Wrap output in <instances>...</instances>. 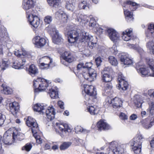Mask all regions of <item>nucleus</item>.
<instances>
[{"instance_id": "f257e3e1", "label": "nucleus", "mask_w": 154, "mask_h": 154, "mask_svg": "<svg viewBox=\"0 0 154 154\" xmlns=\"http://www.w3.org/2000/svg\"><path fill=\"white\" fill-rule=\"evenodd\" d=\"M141 62L136 64V68L138 72L143 76L147 75L154 76V60L152 59H149L147 63L149 65L150 71L148 69L144 67H140Z\"/></svg>"}, {"instance_id": "f03ea898", "label": "nucleus", "mask_w": 154, "mask_h": 154, "mask_svg": "<svg viewBox=\"0 0 154 154\" xmlns=\"http://www.w3.org/2000/svg\"><path fill=\"white\" fill-rule=\"evenodd\" d=\"M144 137L140 133L138 134L130 142L132 149L136 154H140L141 152V145Z\"/></svg>"}, {"instance_id": "7ed1b4c3", "label": "nucleus", "mask_w": 154, "mask_h": 154, "mask_svg": "<svg viewBox=\"0 0 154 154\" xmlns=\"http://www.w3.org/2000/svg\"><path fill=\"white\" fill-rule=\"evenodd\" d=\"M92 63L91 62L87 63L84 65V68H86L85 72H83V76L86 80L89 81H93L96 78V72L94 69L91 68Z\"/></svg>"}, {"instance_id": "20e7f679", "label": "nucleus", "mask_w": 154, "mask_h": 154, "mask_svg": "<svg viewBox=\"0 0 154 154\" xmlns=\"http://www.w3.org/2000/svg\"><path fill=\"white\" fill-rule=\"evenodd\" d=\"M79 33V31L73 30L68 31L67 35L68 36V41L69 43H74L76 42L79 39H80V41L82 42V38L83 33Z\"/></svg>"}, {"instance_id": "39448f33", "label": "nucleus", "mask_w": 154, "mask_h": 154, "mask_svg": "<svg viewBox=\"0 0 154 154\" xmlns=\"http://www.w3.org/2000/svg\"><path fill=\"white\" fill-rule=\"evenodd\" d=\"M98 31L101 33L103 32H107L108 33V35L110 39L113 42L119 39V34L116 30L112 29H107L106 27L100 28L98 29Z\"/></svg>"}, {"instance_id": "423d86ee", "label": "nucleus", "mask_w": 154, "mask_h": 154, "mask_svg": "<svg viewBox=\"0 0 154 154\" xmlns=\"http://www.w3.org/2000/svg\"><path fill=\"white\" fill-rule=\"evenodd\" d=\"M48 82L47 80L39 78L34 80L33 85L35 88H36L38 85V89L39 91H42L45 90L47 88L48 85Z\"/></svg>"}, {"instance_id": "0eeeda50", "label": "nucleus", "mask_w": 154, "mask_h": 154, "mask_svg": "<svg viewBox=\"0 0 154 154\" xmlns=\"http://www.w3.org/2000/svg\"><path fill=\"white\" fill-rule=\"evenodd\" d=\"M13 140H12L11 135L7 132L4 134L2 140L0 137V154H5L3 150L2 149V143L5 144L10 145L13 143Z\"/></svg>"}, {"instance_id": "6e6552de", "label": "nucleus", "mask_w": 154, "mask_h": 154, "mask_svg": "<svg viewBox=\"0 0 154 154\" xmlns=\"http://www.w3.org/2000/svg\"><path fill=\"white\" fill-rule=\"evenodd\" d=\"M123 145L118 144L116 142H112L110 143V146L111 149L110 151L112 154H123L124 149Z\"/></svg>"}, {"instance_id": "1a4fd4ad", "label": "nucleus", "mask_w": 154, "mask_h": 154, "mask_svg": "<svg viewBox=\"0 0 154 154\" xmlns=\"http://www.w3.org/2000/svg\"><path fill=\"white\" fill-rule=\"evenodd\" d=\"M50 28H51V29H49V30L53 35L52 38L53 42L55 44H59L62 41V39L61 36L59 35L58 31L54 26H49L48 28L49 29Z\"/></svg>"}, {"instance_id": "9d476101", "label": "nucleus", "mask_w": 154, "mask_h": 154, "mask_svg": "<svg viewBox=\"0 0 154 154\" xmlns=\"http://www.w3.org/2000/svg\"><path fill=\"white\" fill-rule=\"evenodd\" d=\"M87 32L83 33L82 38V42H84L91 49L93 48L96 45V43H94L90 41L92 37L89 36Z\"/></svg>"}, {"instance_id": "9b49d317", "label": "nucleus", "mask_w": 154, "mask_h": 154, "mask_svg": "<svg viewBox=\"0 0 154 154\" xmlns=\"http://www.w3.org/2000/svg\"><path fill=\"white\" fill-rule=\"evenodd\" d=\"M73 60V57L70 52L66 51L62 54L61 59V62L64 65L67 66V63H71Z\"/></svg>"}, {"instance_id": "f8f14e48", "label": "nucleus", "mask_w": 154, "mask_h": 154, "mask_svg": "<svg viewBox=\"0 0 154 154\" xmlns=\"http://www.w3.org/2000/svg\"><path fill=\"white\" fill-rule=\"evenodd\" d=\"M132 29L131 28L127 29L125 31L122 32V38L124 40L127 41L129 40L132 41L133 42L134 40H138L136 36L132 35Z\"/></svg>"}, {"instance_id": "ddd939ff", "label": "nucleus", "mask_w": 154, "mask_h": 154, "mask_svg": "<svg viewBox=\"0 0 154 154\" xmlns=\"http://www.w3.org/2000/svg\"><path fill=\"white\" fill-rule=\"evenodd\" d=\"M35 0H24L23 5V8L26 11L27 15L33 13L32 10L31 8L33 7L35 2Z\"/></svg>"}, {"instance_id": "4468645a", "label": "nucleus", "mask_w": 154, "mask_h": 154, "mask_svg": "<svg viewBox=\"0 0 154 154\" xmlns=\"http://www.w3.org/2000/svg\"><path fill=\"white\" fill-rule=\"evenodd\" d=\"M26 124L28 127H32V131L33 133H35L38 130V126L35 120L31 117H28L26 121Z\"/></svg>"}, {"instance_id": "2eb2a0df", "label": "nucleus", "mask_w": 154, "mask_h": 154, "mask_svg": "<svg viewBox=\"0 0 154 154\" xmlns=\"http://www.w3.org/2000/svg\"><path fill=\"white\" fill-rule=\"evenodd\" d=\"M28 15V19L30 24L35 28H37L40 24L39 18L37 16H34L32 12Z\"/></svg>"}, {"instance_id": "dca6fc26", "label": "nucleus", "mask_w": 154, "mask_h": 154, "mask_svg": "<svg viewBox=\"0 0 154 154\" xmlns=\"http://www.w3.org/2000/svg\"><path fill=\"white\" fill-rule=\"evenodd\" d=\"M85 91L86 95L85 96V98L88 100L90 99L88 97L90 96H95L96 95V91L95 90V88L92 85H87L85 88Z\"/></svg>"}, {"instance_id": "f3484780", "label": "nucleus", "mask_w": 154, "mask_h": 154, "mask_svg": "<svg viewBox=\"0 0 154 154\" xmlns=\"http://www.w3.org/2000/svg\"><path fill=\"white\" fill-rule=\"evenodd\" d=\"M38 62L40 63L41 66H44L42 68L48 69L50 63L52 62V60L49 57L44 56L41 58Z\"/></svg>"}, {"instance_id": "a211bd4d", "label": "nucleus", "mask_w": 154, "mask_h": 154, "mask_svg": "<svg viewBox=\"0 0 154 154\" xmlns=\"http://www.w3.org/2000/svg\"><path fill=\"white\" fill-rule=\"evenodd\" d=\"M56 125L57 128L63 133L65 134L67 132H69L71 131V130L68 124L57 122Z\"/></svg>"}, {"instance_id": "6ab92c4d", "label": "nucleus", "mask_w": 154, "mask_h": 154, "mask_svg": "<svg viewBox=\"0 0 154 154\" xmlns=\"http://www.w3.org/2000/svg\"><path fill=\"white\" fill-rule=\"evenodd\" d=\"M120 60L125 65H131L133 63L132 60L127 54H123L120 57Z\"/></svg>"}, {"instance_id": "aec40b11", "label": "nucleus", "mask_w": 154, "mask_h": 154, "mask_svg": "<svg viewBox=\"0 0 154 154\" xmlns=\"http://www.w3.org/2000/svg\"><path fill=\"white\" fill-rule=\"evenodd\" d=\"M97 126L99 130H108L111 128L110 126L105 120H100L97 123Z\"/></svg>"}, {"instance_id": "412c9836", "label": "nucleus", "mask_w": 154, "mask_h": 154, "mask_svg": "<svg viewBox=\"0 0 154 154\" xmlns=\"http://www.w3.org/2000/svg\"><path fill=\"white\" fill-rule=\"evenodd\" d=\"M45 113L48 118L50 120L54 118L55 112L53 106L48 107L46 110Z\"/></svg>"}, {"instance_id": "4be33fe9", "label": "nucleus", "mask_w": 154, "mask_h": 154, "mask_svg": "<svg viewBox=\"0 0 154 154\" xmlns=\"http://www.w3.org/2000/svg\"><path fill=\"white\" fill-rule=\"evenodd\" d=\"M141 122L142 126L145 128L148 129L154 125V119H150L149 118H147L142 120Z\"/></svg>"}, {"instance_id": "5701e85b", "label": "nucleus", "mask_w": 154, "mask_h": 154, "mask_svg": "<svg viewBox=\"0 0 154 154\" xmlns=\"http://www.w3.org/2000/svg\"><path fill=\"white\" fill-rule=\"evenodd\" d=\"M122 101L121 99L116 97L112 99V106L115 110H118L122 106Z\"/></svg>"}, {"instance_id": "b1692460", "label": "nucleus", "mask_w": 154, "mask_h": 154, "mask_svg": "<svg viewBox=\"0 0 154 154\" xmlns=\"http://www.w3.org/2000/svg\"><path fill=\"white\" fill-rule=\"evenodd\" d=\"M10 111L13 115H16L19 109V107L18 103L14 102L9 104Z\"/></svg>"}, {"instance_id": "393cba45", "label": "nucleus", "mask_w": 154, "mask_h": 154, "mask_svg": "<svg viewBox=\"0 0 154 154\" xmlns=\"http://www.w3.org/2000/svg\"><path fill=\"white\" fill-rule=\"evenodd\" d=\"M146 35L148 38H154V24H150L148 26Z\"/></svg>"}, {"instance_id": "a878e982", "label": "nucleus", "mask_w": 154, "mask_h": 154, "mask_svg": "<svg viewBox=\"0 0 154 154\" xmlns=\"http://www.w3.org/2000/svg\"><path fill=\"white\" fill-rule=\"evenodd\" d=\"M34 39L35 42V44L40 47L43 46L46 43V40L45 38L38 36H36Z\"/></svg>"}, {"instance_id": "bb28decb", "label": "nucleus", "mask_w": 154, "mask_h": 154, "mask_svg": "<svg viewBox=\"0 0 154 154\" xmlns=\"http://www.w3.org/2000/svg\"><path fill=\"white\" fill-rule=\"evenodd\" d=\"M76 20L79 22L85 23L88 22L89 18L86 15L79 14Z\"/></svg>"}, {"instance_id": "cd10ccee", "label": "nucleus", "mask_w": 154, "mask_h": 154, "mask_svg": "<svg viewBox=\"0 0 154 154\" xmlns=\"http://www.w3.org/2000/svg\"><path fill=\"white\" fill-rule=\"evenodd\" d=\"M14 54L19 57H21L22 56L26 57H29L31 56V55L28 53L24 48L22 49V52L20 51L19 50L15 51Z\"/></svg>"}, {"instance_id": "c85d7f7f", "label": "nucleus", "mask_w": 154, "mask_h": 154, "mask_svg": "<svg viewBox=\"0 0 154 154\" xmlns=\"http://www.w3.org/2000/svg\"><path fill=\"white\" fill-rule=\"evenodd\" d=\"M22 62H19L18 61H16L13 63V67L15 69H20L23 68V66L24 64V63L26 62L25 59H23L22 60Z\"/></svg>"}, {"instance_id": "c756f323", "label": "nucleus", "mask_w": 154, "mask_h": 154, "mask_svg": "<svg viewBox=\"0 0 154 154\" xmlns=\"http://www.w3.org/2000/svg\"><path fill=\"white\" fill-rule=\"evenodd\" d=\"M29 73L32 76L37 74L38 73V70L37 68L33 64L31 65L29 69Z\"/></svg>"}, {"instance_id": "7c9ffc66", "label": "nucleus", "mask_w": 154, "mask_h": 154, "mask_svg": "<svg viewBox=\"0 0 154 154\" xmlns=\"http://www.w3.org/2000/svg\"><path fill=\"white\" fill-rule=\"evenodd\" d=\"M24 138V135L22 133H18L16 131L13 134V139L14 140H17L20 141Z\"/></svg>"}, {"instance_id": "2f4dec72", "label": "nucleus", "mask_w": 154, "mask_h": 154, "mask_svg": "<svg viewBox=\"0 0 154 154\" xmlns=\"http://www.w3.org/2000/svg\"><path fill=\"white\" fill-rule=\"evenodd\" d=\"M46 109V106H44L43 104L39 103L36 104L33 107L34 110L38 112H43V111Z\"/></svg>"}, {"instance_id": "473e14b6", "label": "nucleus", "mask_w": 154, "mask_h": 154, "mask_svg": "<svg viewBox=\"0 0 154 154\" xmlns=\"http://www.w3.org/2000/svg\"><path fill=\"white\" fill-rule=\"evenodd\" d=\"M48 93L52 98L56 99L58 97V91L54 89H49Z\"/></svg>"}, {"instance_id": "72a5a7b5", "label": "nucleus", "mask_w": 154, "mask_h": 154, "mask_svg": "<svg viewBox=\"0 0 154 154\" xmlns=\"http://www.w3.org/2000/svg\"><path fill=\"white\" fill-rule=\"evenodd\" d=\"M102 74L103 75L102 76V80L103 82H108L112 80V77L109 73L104 72V73H102Z\"/></svg>"}, {"instance_id": "f704fd0d", "label": "nucleus", "mask_w": 154, "mask_h": 154, "mask_svg": "<svg viewBox=\"0 0 154 154\" xmlns=\"http://www.w3.org/2000/svg\"><path fill=\"white\" fill-rule=\"evenodd\" d=\"M124 5H125L123 6V7H129L132 11H134L136 9V7L133 8H132L133 7L137 5V3L134 2H132L130 1H127L125 3H124Z\"/></svg>"}, {"instance_id": "c9c22d12", "label": "nucleus", "mask_w": 154, "mask_h": 154, "mask_svg": "<svg viewBox=\"0 0 154 154\" xmlns=\"http://www.w3.org/2000/svg\"><path fill=\"white\" fill-rule=\"evenodd\" d=\"M124 10V13L125 15L126 16V20L128 21H132L134 18L133 17L132 13L128 11L127 10H126L124 8H123Z\"/></svg>"}, {"instance_id": "e433bc0d", "label": "nucleus", "mask_w": 154, "mask_h": 154, "mask_svg": "<svg viewBox=\"0 0 154 154\" xmlns=\"http://www.w3.org/2000/svg\"><path fill=\"white\" fill-rule=\"evenodd\" d=\"M2 86L3 88V90L1 91L2 93L5 94H11L12 92V90L9 87H7L4 84H2Z\"/></svg>"}, {"instance_id": "4c0bfd02", "label": "nucleus", "mask_w": 154, "mask_h": 154, "mask_svg": "<svg viewBox=\"0 0 154 154\" xmlns=\"http://www.w3.org/2000/svg\"><path fill=\"white\" fill-rule=\"evenodd\" d=\"M122 73L121 72H119L118 74V81L119 83V86H118V87L119 88V89L121 88L122 90H124L123 88L125 87L124 86V85L123 83H122Z\"/></svg>"}, {"instance_id": "58836bf2", "label": "nucleus", "mask_w": 154, "mask_h": 154, "mask_svg": "<svg viewBox=\"0 0 154 154\" xmlns=\"http://www.w3.org/2000/svg\"><path fill=\"white\" fill-rule=\"evenodd\" d=\"M88 109L90 114L92 115L97 114L99 111V109L95 106H90L88 108Z\"/></svg>"}, {"instance_id": "ea45409f", "label": "nucleus", "mask_w": 154, "mask_h": 154, "mask_svg": "<svg viewBox=\"0 0 154 154\" xmlns=\"http://www.w3.org/2000/svg\"><path fill=\"white\" fill-rule=\"evenodd\" d=\"M108 61L112 66H116L118 64V62L117 59L114 57L112 56H109L108 58Z\"/></svg>"}, {"instance_id": "a19ab883", "label": "nucleus", "mask_w": 154, "mask_h": 154, "mask_svg": "<svg viewBox=\"0 0 154 154\" xmlns=\"http://www.w3.org/2000/svg\"><path fill=\"white\" fill-rule=\"evenodd\" d=\"M66 6L68 10L72 11L75 9V3L70 1L66 2Z\"/></svg>"}, {"instance_id": "79ce46f5", "label": "nucleus", "mask_w": 154, "mask_h": 154, "mask_svg": "<svg viewBox=\"0 0 154 154\" xmlns=\"http://www.w3.org/2000/svg\"><path fill=\"white\" fill-rule=\"evenodd\" d=\"M47 2L50 6L56 8L58 7L60 4L59 0H48Z\"/></svg>"}, {"instance_id": "37998d69", "label": "nucleus", "mask_w": 154, "mask_h": 154, "mask_svg": "<svg viewBox=\"0 0 154 154\" xmlns=\"http://www.w3.org/2000/svg\"><path fill=\"white\" fill-rule=\"evenodd\" d=\"M75 132L78 133L79 132H82L83 133H87L89 132V131L83 129L81 126H78L75 128Z\"/></svg>"}, {"instance_id": "c03bdc74", "label": "nucleus", "mask_w": 154, "mask_h": 154, "mask_svg": "<svg viewBox=\"0 0 154 154\" xmlns=\"http://www.w3.org/2000/svg\"><path fill=\"white\" fill-rule=\"evenodd\" d=\"M134 103L135 106L137 108H140L141 107V106L143 101L139 97L136 98L134 100Z\"/></svg>"}, {"instance_id": "a18cd8bd", "label": "nucleus", "mask_w": 154, "mask_h": 154, "mask_svg": "<svg viewBox=\"0 0 154 154\" xmlns=\"http://www.w3.org/2000/svg\"><path fill=\"white\" fill-rule=\"evenodd\" d=\"M149 107L147 109V112L152 115L154 114V102H151L149 104Z\"/></svg>"}, {"instance_id": "49530a36", "label": "nucleus", "mask_w": 154, "mask_h": 154, "mask_svg": "<svg viewBox=\"0 0 154 154\" xmlns=\"http://www.w3.org/2000/svg\"><path fill=\"white\" fill-rule=\"evenodd\" d=\"M71 144V143L65 142L62 144L60 146L61 150H64L68 148Z\"/></svg>"}, {"instance_id": "de8ad7c7", "label": "nucleus", "mask_w": 154, "mask_h": 154, "mask_svg": "<svg viewBox=\"0 0 154 154\" xmlns=\"http://www.w3.org/2000/svg\"><path fill=\"white\" fill-rule=\"evenodd\" d=\"M7 62L4 61H3L2 63L0 64V70L3 71L8 66V64Z\"/></svg>"}, {"instance_id": "09e8293b", "label": "nucleus", "mask_w": 154, "mask_h": 154, "mask_svg": "<svg viewBox=\"0 0 154 154\" xmlns=\"http://www.w3.org/2000/svg\"><path fill=\"white\" fill-rule=\"evenodd\" d=\"M37 131H36L35 133H34L33 135L36 140V142L38 144H41L42 143V140L40 136L37 135Z\"/></svg>"}, {"instance_id": "8fccbe9b", "label": "nucleus", "mask_w": 154, "mask_h": 154, "mask_svg": "<svg viewBox=\"0 0 154 154\" xmlns=\"http://www.w3.org/2000/svg\"><path fill=\"white\" fill-rule=\"evenodd\" d=\"M147 46L154 54V43L152 42H149L147 43Z\"/></svg>"}, {"instance_id": "3c124183", "label": "nucleus", "mask_w": 154, "mask_h": 154, "mask_svg": "<svg viewBox=\"0 0 154 154\" xmlns=\"http://www.w3.org/2000/svg\"><path fill=\"white\" fill-rule=\"evenodd\" d=\"M32 147V145L30 143H28L22 148L23 150H25L27 151H29Z\"/></svg>"}, {"instance_id": "603ef678", "label": "nucleus", "mask_w": 154, "mask_h": 154, "mask_svg": "<svg viewBox=\"0 0 154 154\" xmlns=\"http://www.w3.org/2000/svg\"><path fill=\"white\" fill-rule=\"evenodd\" d=\"M44 21L46 24L50 23L52 20V17L50 16H46L44 18Z\"/></svg>"}, {"instance_id": "864d4df0", "label": "nucleus", "mask_w": 154, "mask_h": 154, "mask_svg": "<svg viewBox=\"0 0 154 154\" xmlns=\"http://www.w3.org/2000/svg\"><path fill=\"white\" fill-rule=\"evenodd\" d=\"M112 69L110 67H106L102 72V73H104L105 72L109 74V73L112 72Z\"/></svg>"}, {"instance_id": "5fc2aeb1", "label": "nucleus", "mask_w": 154, "mask_h": 154, "mask_svg": "<svg viewBox=\"0 0 154 154\" xmlns=\"http://www.w3.org/2000/svg\"><path fill=\"white\" fill-rule=\"evenodd\" d=\"M125 77H123L122 75V83H123L124 85V86L125 87L123 88L124 89V91L127 90L128 85V83L127 81H125Z\"/></svg>"}, {"instance_id": "6e6d98bb", "label": "nucleus", "mask_w": 154, "mask_h": 154, "mask_svg": "<svg viewBox=\"0 0 154 154\" xmlns=\"http://www.w3.org/2000/svg\"><path fill=\"white\" fill-rule=\"evenodd\" d=\"M5 119V115L0 113V126L2 125L4 123Z\"/></svg>"}, {"instance_id": "4d7b16f0", "label": "nucleus", "mask_w": 154, "mask_h": 154, "mask_svg": "<svg viewBox=\"0 0 154 154\" xmlns=\"http://www.w3.org/2000/svg\"><path fill=\"white\" fill-rule=\"evenodd\" d=\"M60 18H61V19L64 22H66L68 18V16L65 13L63 12Z\"/></svg>"}, {"instance_id": "13d9d810", "label": "nucleus", "mask_w": 154, "mask_h": 154, "mask_svg": "<svg viewBox=\"0 0 154 154\" xmlns=\"http://www.w3.org/2000/svg\"><path fill=\"white\" fill-rule=\"evenodd\" d=\"M127 46L129 47L130 48H133L136 50H138L139 49V47L138 45H134L133 44H130L128 43Z\"/></svg>"}, {"instance_id": "bf43d9fd", "label": "nucleus", "mask_w": 154, "mask_h": 154, "mask_svg": "<svg viewBox=\"0 0 154 154\" xmlns=\"http://www.w3.org/2000/svg\"><path fill=\"white\" fill-rule=\"evenodd\" d=\"M96 24V21L94 19L92 18H91L90 21V23L89 25L91 26H94Z\"/></svg>"}, {"instance_id": "052dcab7", "label": "nucleus", "mask_w": 154, "mask_h": 154, "mask_svg": "<svg viewBox=\"0 0 154 154\" xmlns=\"http://www.w3.org/2000/svg\"><path fill=\"white\" fill-rule=\"evenodd\" d=\"M111 104H112V99L109 97L107 98L106 100V104L109 105Z\"/></svg>"}, {"instance_id": "680f3d73", "label": "nucleus", "mask_w": 154, "mask_h": 154, "mask_svg": "<svg viewBox=\"0 0 154 154\" xmlns=\"http://www.w3.org/2000/svg\"><path fill=\"white\" fill-rule=\"evenodd\" d=\"M120 118L123 120H126L128 119V116L125 113H121L120 116Z\"/></svg>"}, {"instance_id": "e2e57ef3", "label": "nucleus", "mask_w": 154, "mask_h": 154, "mask_svg": "<svg viewBox=\"0 0 154 154\" xmlns=\"http://www.w3.org/2000/svg\"><path fill=\"white\" fill-rule=\"evenodd\" d=\"M63 11L61 10H59L57 11L55 13V15L56 17L60 18L61 16Z\"/></svg>"}, {"instance_id": "0e129e2a", "label": "nucleus", "mask_w": 154, "mask_h": 154, "mask_svg": "<svg viewBox=\"0 0 154 154\" xmlns=\"http://www.w3.org/2000/svg\"><path fill=\"white\" fill-rule=\"evenodd\" d=\"M111 52L114 54H116L117 52V47L116 45H113L111 50Z\"/></svg>"}, {"instance_id": "69168bd1", "label": "nucleus", "mask_w": 154, "mask_h": 154, "mask_svg": "<svg viewBox=\"0 0 154 154\" xmlns=\"http://www.w3.org/2000/svg\"><path fill=\"white\" fill-rule=\"evenodd\" d=\"M85 3L86 2L83 1L79 4V6L81 9H85V7H86V6L85 5Z\"/></svg>"}, {"instance_id": "338daca9", "label": "nucleus", "mask_w": 154, "mask_h": 154, "mask_svg": "<svg viewBox=\"0 0 154 154\" xmlns=\"http://www.w3.org/2000/svg\"><path fill=\"white\" fill-rule=\"evenodd\" d=\"M84 65V63H80L78 64L77 66V69L78 70H79L82 69H85Z\"/></svg>"}, {"instance_id": "774afa93", "label": "nucleus", "mask_w": 154, "mask_h": 154, "mask_svg": "<svg viewBox=\"0 0 154 154\" xmlns=\"http://www.w3.org/2000/svg\"><path fill=\"white\" fill-rule=\"evenodd\" d=\"M148 94L150 97L154 98V90H150L148 91Z\"/></svg>"}]
</instances>
